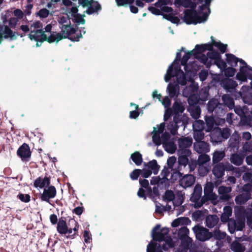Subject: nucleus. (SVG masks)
Listing matches in <instances>:
<instances>
[{"instance_id":"63","label":"nucleus","mask_w":252,"mask_h":252,"mask_svg":"<svg viewBox=\"0 0 252 252\" xmlns=\"http://www.w3.org/2000/svg\"><path fill=\"white\" fill-rule=\"evenodd\" d=\"M142 170L140 169H135L130 174V177L132 180H137L141 174Z\"/></svg>"},{"instance_id":"9","label":"nucleus","mask_w":252,"mask_h":252,"mask_svg":"<svg viewBox=\"0 0 252 252\" xmlns=\"http://www.w3.org/2000/svg\"><path fill=\"white\" fill-rule=\"evenodd\" d=\"M239 71L236 75V79L244 83L247 82L248 79L251 80V85L252 88V68L249 66L243 60H239Z\"/></svg>"},{"instance_id":"26","label":"nucleus","mask_w":252,"mask_h":252,"mask_svg":"<svg viewBox=\"0 0 252 252\" xmlns=\"http://www.w3.org/2000/svg\"><path fill=\"white\" fill-rule=\"evenodd\" d=\"M183 196L182 195L179 194L176 196H175L173 201L172 202L174 207V209L175 210H179V212L177 213V215H180L185 211L183 206H180V205L183 203Z\"/></svg>"},{"instance_id":"24","label":"nucleus","mask_w":252,"mask_h":252,"mask_svg":"<svg viewBox=\"0 0 252 252\" xmlns=\"http://www.w3.org/2000/svg\"><path fill=\"white\" fill-rule=\"evenodd\" d=\"M17 155L21 158L22 160H26L31 156V152L29 146L26 144H23L17 151Z\"/></svg>"},{"instance_id":"37","label":"nucleus","mask_w":252,"mask_h":252,"mask_svg":"<svg viewBox=\"0 0 252 252\" xmlns=\"http://www.w3.org/2000/svg\"><path fill=\"white\" fill-rule=\"evenodd\" d=\"M185 103L176 101L173 105V110L176 114L182 113L185 109Z\"/></svg>"},{"instance_id":"34","label":"nucleus","mask_w":252,"mask_h":252,"mask_svg":"<svg viewBox=\"0 0 252 252\" xmlns=\"http://www.w3.org/2000/svg\"><path fill=\"white\" fill-rule=\"evenodd\" d=\"M50 182L49 179L45 177L44 178H39L36 179L34 183L36 188H43L49 185Z\"/></svg>"},{"instance_id":"42","label":"nucleus","mask_w":252,"mask_h":252,"mask_svg":"<svg viewBox=\"0 0 252 252\" xmlns=\"http://www.w3.org/2000/svg\"><path fill=\"white\" fill-rule=\"evenodd\" d=\"M231 249L234 252H244L245 247L237 241H235L231 245Z\"/></svg>"},{"instance_id":"13","label":"nucleus","mask_w":252,"mask_h":252,"mask_svg":"<svg viewBox=\"0 0 252 252\" xmlns=\"http://www.w3.org/2000/svg\"><path fill=\"white\" fill-rule=\"evenodd\" d=\"M189 233V229L185 226L182 227L179 230V235L184 237V240H182L178 252H187L190 248L191 244L190 238L188 236Z\"/></svg>"},{"instance_id":"23","label":"nucleus","mask_w":252,"mask_h":252,"mask_svg":"<svg viewBox=\"0 0 252 252\" xmlns=\"http://www.w3.org/2000/svg\"><path fill=\"white\" fill-rule=\"evenodd\" d=\"M178 162L181 165L186 166L189 162V158H190L191 153L190 151L178 150Z\"/></svg>"},{"instance_id":"43","label":"nucleus","mask_w":252,"mask_h":252,"mask_svg":"<svg viewBox=\"0 0 252 252\" xmlns=\"http://www.w3.org/2000/svg\"><path fill=\"white\" fill-rule=\"evenodd\" d=\"M58 21L60 24V27L68 26L71 24L69 16L67 15L61 16L59 17Z\"/></svg>"},{"instance_id":"55","label":"nucleus","mask_w":252,"mask_h":252,"mask_svg":"<svg viewBox=\"0 0 252 252\" xmlns=\"http://www.w3.org/2000/svg\"><path fill=\"white\" fill-rule=\"evenodd\" d=\"M200 109L199 107H194L190 110V114L191 116L195 119H198L200 114Z\"/></svg>"},{"instance_id":"18","label":"nucleus","mask_w":252,"mask_h":252,"mask_svg":"<svg viewBox=\"0 0 252 252\" xmlns=\"http://www.w3.org/2000/svg\"><path fill=\"white\" fill-rule=\"evenodd\" d=\"M162 178L159 177H153L151 180V184L152 185L157 184L158 186L160 185L166 186L168 182V177L169 175L168 169H163L161 172Z\"/></svg>"},{"instance_id":"30","label":"nucleus","mask_w":252,"mask_h":252,"mask_svg":"<svg viewBox=\"0 0 252 252\" xmlns=\"http://www.w3.org/2000/svg\"><path fill=\"white\" fill-rule=\"evenodd\" d=\"M195 182V178L191 175H186L180 180V185L184 188L192 186Z\"/></svg>"},{"instance_id":"22","label":"nucleus","mask_w":252,"mask_h":252,"mask_svg":"<svg viewBox=\"0 0 252 252\" xmlns=\"http://www.w3.org/2000/svg\"><path fill=\"white\" fill-rule=\"evenodd\" d=\"M56 195V188L52 186L46 188L41 194V199L43 201L49 202L50 199L53 198Z\"/></svg>"},{"instance_id":"33","label":"nucleus","mask_w":252,"mask_h":252,"mask_svg":"<svg viewBox=\"0 0 252 252\" xmlns=\"http://www.w3.org/2000/svg\"><path fill=\"white\" fill-rule=\"evenodd\" d=\"M231 188L230 187L220 186L218 189L219 193L221 195L220 198L225 200H227L230 198L228 193L231 192Z\"/></svg>"},{"instance_id":"21","label":"nucleus","mask_w":252,"mask_h":252,"mask_svg":"<svg viewBox=\"0 0 252 252\" xmlns=\"http://www.w3.org/2000/svg\"><path fill=\"white\" fill-rule=\"evenodd\" d=\"M240 95L244 103L252 104V90L248 86H243L242 87Z\"/></svg>"},{"instance_id":"38","label":"nucleus","mask_w":252,"mask_h":252,"mask_svg":"<svg viewBox=\"0 0 252 252\" xmlns=\"http://www.w3.org/2000/svg\"><path fill=\"white\" fill-rule=\"evenodd\" d=\"M226 57L227 63L232 67L236 66L240 60L231 54H226Z\"/></svg>"},{"instance_id":"52","label":"nucleus","mask_w":252,"mask_h":252,"mask_svg":"<svg viewBox=\"0 0 252 252\" xmlns=\"http://www.w3.org/2000/svg\"><path fill=\"white\" fill-rule=\"evenodd\" d=\"M219 102L217 99H212L210 100L208 104V108L209 111L212 112L215 108L218 106Z\"/></svg>"},{"instance_id":"17","label":"nucleus","mask_w":252,"mask_h":252,"mask_svg":"<svg viewBox=\"0 0 252 252\" xmlns=\"http://www.w3.org/2000/svg\"><path fill=\"white\" fill-rule=\"evenodd\" d=\"M243 190L245 192L238 195L235 198V201L238 204L244 203L251 198L250 192H252V185L250 184L245 185L243 187Z\"/></svg>"},{"instance_id":"47","label":"nucleus","mask_w":252,"mask_h":252,"mask_svg":"<svg viewBox=\"0 0 252 252\" xmlns=\"http://www.w3.org/2000/svg\"><path fill=\"white\" fill-rule=\"evenodd\" d=\"M211 46H212V45L215 46L217 48H218L220 51L223 53L226 51L227 45V44H224L221 43L220 41H216L212 39V44H209Z\"/></svg>"},{"instance_id":"59","label":"nucleus","mask_w":252,"mask_h":252,"mask_svg":"<svg viewBox=\"0 0 252 252\" xmlns=\"http://www.w3.org/2000/svg\"><path fill=\"white\" fill-rule=\"evenodd\" d=\"M130 106H133L134 107L135 110L130 111L129 117L131 119H136L138 117L139 115V112L136 111L138 108V106L133 103H130Z\"/></svg>"},{"instance_id":"25","label":"nucleus","mask_w":252,"mask_h":252,"mask_svg":"<svg viewBox=\"0 0 252 252\" xmlns=\"http://www.w3.org/2000/svg\"><path fill=\"white\" fill-rule=\"evenodd\" d=\"M192 143V140L191 137L181 138L178 140V150L190 151L188 148L191 145Z\"/></svg>"},{"instance_id":"29","label":"nucleus","mask_w":252,"mask_h":252,"mask_svg":"<svg viewBox=\"0 0 252 252\" xmlns=\"http://www.w3.org/2000/svg\"><path fill=\"white\" fill-rule=\"evenodd\" d=\"M194 150L198 153H207L210 148L208 144L204 141H196L194 143Z\"/></svg>"},{"instance_id":"10","label":"nucleus","mask_w":252,"mask_h":252,"mask_svg":"<svg viewBox=\"0 0 252 252\" xmlns=\"http://www.w3.org/2000/svg\"><path fill=\"white\" fill-rule=\"evenodd\" d=\"M198 85L194 82H191L190 85L187 87L183 91V95L188 97V102L189 105H193L198 102L197 93Z\"/></svg>"},{"instance_id":"48","label":"nucleus","mask_w":252,"mask_h":252,"mask_svg":"<svg viewBox=\"0 0 252 252\" xmlns=\"http://www.w3.org/2000/svg\"><path fill=\"white\" fill-rule=\"evenodd\" d=\"M131 158L137 165H139L142 162L141 155L138 152H135L131 155Z\"/></svg>"},{"instance_id":"8","label":"nucleus","mask_w":252,"mask_h":252,"mask_svg":"<svg viewBox=\"0 0 252 252\" xmlns=\"http://www.w3.org/2000/svg\"><path fill=\"white\" fill-rule=\"evenodd\" d=\"M61 29V33H50V32L47 34L46 41L49 43L54 42H58L63 38H67L70 35L73 33L75 32L74 28L71 27L70 25L60 27Z\"/></svg>"},{"instance_id":"11","label":"nucleus","mask_w":252,"mask_h":252,"mask_svg":"<svg viewBox=\"0 0 252 252\" xmlns=\"http://www.w3.org/2000/svg\"><path fill=\"white\" fill-rule=\"evenodd\" d=\"M170 3V0H158L155 4L156 7L150 6L148 9L153 14L157 15H160L161 12L169 13L172 11V9L166 5Z\"/></svg>"},{"instance_id":"2","label":"nucleus","mask_w":252,"mask_h":252,"mask_svg":"<svg viewBox=\"0 0 252 252\" xmlns=\"http://www.w3.org/2000/svg\"><path fill=\"white\" fill-rule=\"evenodd\" d=\"M211 1L212 0H205V5L199 6L198 12L194 10L196 4L191 2L190 0H175L174 3L177 6L190 7V9H188L185 12L184 21L188 24H196L207 21L210 13L209 6Z\"/></svg>"},{"instance_id":"16","label":"nucleus","mask_w":252,"mask_h":252,"mask_svg":"<svg viewBox=\"0 0 252 252\" xmlns=\"http://www.w3.org/2000/svg\"><path fill=\"white\" fill-rule=\"evenodd\" d=\"M201 186L200 185H196L194 189V191L190 197L191 202L194 203V206L195 207H200L203 203L202 199H201Z\"/></svg>"},{"instance_id":"31","label":"nucleus","mask_w":252,"mask_h":252,"mask_svg":"<svg viewBox=\"0 0 252 252\" xmlns=\"http://www.w3.org/2000/svg\"><path fill=\"white\" fill-rule=\"evenodd\" d=\"M213 185L211 182H208L204 188V192L208 199L210 200H216L217 195L213 192Z\"/></svg>"},{"instance_id":"51","label":"nucleus","mask_w":252,"mask_h":252,"mask_svg":"<svg viewBox=\"0 0 252 252\" xmlns=\"http://www.w3.org/2000/svg\"><path fill=\"white\" fill-rule=\"evenodd\" d=\"M210 160L209 156L207 155H201L198 158V163L199 165L207 164V163Z\"/></svg>"},{"instance_id":"46","label":"nucleus","mask_w":252,"mask_h":252,"mask_svg":"<svg viewBox=\"0 0 252 252\" xmlns=\"http://www.w3.org/2000/svg\"><path fill=\"white\" fill-rule=\"evenodd\" d=\"M225 156V153L223 151H218L214 152L213 157V161L214 163H218Z\"/></svg>"},{"instance_id":"44","label":"nucleus","mask_w":252,"mask_h":252,"mask_svg":"<svg viewBox=\"0 0 252 252\" xmlns=\"http://www.w3.org/2000/svg\"><path fill=\"white\" fill-rule=\"evenodd\" d=\"M189 221V219L187 218H179L175 220L172 222V226L173 227H177L181 225H184L187 224Z\"/></svg>"},{"instance_id":"36","label":"nucleus","mask_w":252,"mask_h":252,"mask_svg":"<svg viewBox=\"0 0 252 252\" xmlns=\"http://www.w3.org/2000/svg\"><path fill=\"white\" fill-rule=\"evenodd\" d=\"M57 231L61 234L67 233V226L66 222L63 220H60L57 225Z\"/></svg>"},{"instance_id":"5","label":"nucleus","mask_w":252,"mask_h":252,"mask_svg":"<svg viewBox=\"0 0 252 252\" xmlns=\"http://www.w3.org/2000/svg\"><path fill=\"white\" fill-rule=\"evenodd\" d=\"M164 129V123H161L157 127H154L153 132V142L157 145L162 144L165 150L170 153L173 154L176 150V146L172 141L169 140L170 135L169 133L165 132L162 134L161 137L160 134L162 133Z\"/></svg>"},{"instance_id":"58","label":"nucleus","mask_w":252,"mask_h":252,"mask_svg":"<svg viewBox=\"0 0 252 252\" xmlns=\"http://www.w3.org/2000/svg\"><path fill=\"white\" fill-rule=\"evenodd\" d=\"M177 158L174 156H172L170 157L167 159V165L169 169H170L171 171L175 170V169L174 168V165L176 162Z\"/></svg>"},{"instance_id":"49","label":"nucleus","mask_w":252,"mask_h":252,"mask_svg":"<svg viewBox=\"0 0 252 252\" xmlns=\"http://www.w3.org/2000/svg\"><path fill=\"white\" fill-rule=\"evenodd\" d=\"M211 167L208 164L199 165L198 172L201 176L206 175L210 170Z\"/></svg>"},{"instance_id":"28","label":"nucleus","mask_w":252,"mask_h":252,"mask_svg":"<svg viewBox=\"0 0 252 252\" xmlns=\"http://www.w3.org/2000/svg\"><path fill=\"white\" fill-rule=\"evenodd\" d=\"M78 9L76 7L73 6L71 8L69 14L74 18V21L78 24H83L85 20L84 19V15H80L77 13Z\"/></svg>"},{"instance_id":"19","label":"nucleus","mask_w":252,"mask_h":252,"mask_svg":"<svg viewBox=\"0 0 252 252\" xmlns=\"http://www.w3.org/2000/svg\"><path fill=\"white\" fill-rule=\"evenodd\" d=\"M17 37V34L13 32L7 26L0 25V43L3 38L14 40Z\"/></svg>"},{"instance_id":"3","label":"nucleus","mask_w":252,"mask_h":252,"mask_svg":"<svg viewBox=\"0 0 252 252\" xmlns=\"http://www.w3.org/2000/svg\"><path fill=\"white\" fill-rule=\"evenodd\" d=\"M159 225H157L153 229L152 232V241L147 246V252H162L160 248V244H158L157 242H161L162 249L167 251L168 249L174 246V243L172 239L168 237L169 230L167 228H163L159 230Z\"/></svg>"},{"instance_id":"60","label":"nucleus","mask_w":252,"mask_h":252,"mask_svg":"<svg viewBox=\"0 0 252 252\" xmlns=\"http://www.w3.org/2000/svg\"><path fill=\"white\" fill-rule=\"evenodd\" d=\"M193 137L196 141H201L204 138L202 130H194Z\"/></svg>"},{"instance_id":"64","label":"nucleus","mask_w":252,"mask_h":252,"mask_svg":"<svg viewBox=\"0 0 252 252\" xmlns=\"http://www.w3.org/2000/svg\"><path fill=\"white\" fill-rule=\"evenodd\" d=\"M49 13V11L48 9L46 8H43L39 10L38 13V15L40 17L45 18L48 17Z\"/></svg>"},{"instance_id":"40","label":"nucleus","mask_w":252,"mask_h":252,"mask_svg":"<svg viewBox=\"0 0 252 252\" xmlns=\"http://www.w3.org/2000/svg\"><path fill=\"white\" fill-rule=\"evenodd\" d=\"M146 167L151 170L154 174H157L158 171L159 166L158 165L157 161L155 160L150 161L147 165Z\"/></svg>"},{"instance_id":"35","label":"nucleus","mask_w":252,"mask_h":252,"mask_svg":"<svg viewBox=\"0 0 252 252\" xmlns=\"http://www.w3.org/2000/svg\"><path fill=\"white\" fill-rule=\"evenodd\" d=\"M237 82L232 79H226L222 82L223 87L229 91L230 89L235 88L237 86Z\"/></svg>"},{"instance_id":"62","label":"nucleus","mask_w":252,"mask_h":252,"mask_svg":"<svg viewBox=\"0 0 252 252\" xmlns=\"http://www.w3.org/2000/svg\"><path fill=\"white\" fill-rule=\"evenodd\" d=\"M236 73V70L234 68L232 67H229L226 68L224 70V74L225 76L228 77H232Z\"/></svg>"},{"instance_id":"14","label":"nucleus","mask_w":252,"mask_h":252,"mask_svg":"<svg viewBox=\"0 0 252 252\" xmlns=\"http://www.w3.org/2000/svg\"><path fill=\"white\" fill-rule=\"evenodd\" d=\"M192 230L195 234L196 238L201 241H206L212 236V233L208 232L207 229L198 225L195 226Z\"/></svg>"},{"instance_id":"41","label":"nucleus","mask_w":252,"mask_h":252,"mask_svg":"<svg viewBox=\"0 0 252 252\" xmlns=\"http://www.w3.org/2000/svg\"><path fill=\"white\" fill-rule=\"evenodd\" d=\"M244 157L238 154H233L231 156L230 160L231 163L236 165H241L243 161Z\"/></svg>"},{"instance_id":"32","label":"nucleus","mask_w":252,"mask_h":252,"mask_svg":"<svg viewBox=\"0 0 252 252\" xmlns=\"http://www.w3.org/2000/svg\"><path fill=\"white\" fill-rule=\"evenodd\" d=\"M160 102L166 109L164 114V120L165 121L166 120V118L169 117L171 114V110L169 108L171 101L169 97L166 96H165L163 99H161Z\"/></svg>"},{"instance_id":"54","label":"nucleus","mask_w":252,"mask_h":252,"mask_svg":"<svg viewBox=\"0 0 252 252\" xmlns=\"http://www.w3.org/2000/svg\"><path fill=\"white\" fill-rule=\"evenodd\" d=\"M175 196L172 191L167 190L165 193L164 199L166 202H171L172 203L173 201Z\"/></svg>"},{"instance_id":"7","label":"nucleus","mask_w":252,"mask_h":252,"mask_svg":"<svg viewBox=\"0 0 252 252\" xmlns=\"http://www.w3.org/2000/svg\"><path fill=\"white\" fill-rule=\"evenodd\" d=\"M213 47L209 49H207L208 52L207 55H203V58L201 59V63L205 64L207 67L211 66L212 64H216L218 68L222 71L226 67V63L220 59V54L213 51Z\"/></svg>"},{"instance_id":"39","label":"nucleus","mask_w":252,"mask_h":252,"mask_svg":"<svg viewBox=\"0 0 252 252\" xmlns=\"http://www.w3.org/2000/svg\"><path fill=\"white\" fill-rule=\"evenodd\" d=\"M218 220L216 215L208 216L206 219V225L209 227H213L217 223Z\"/></svg>"},{"instance_id":"1","label":"nucleus","mask_w":252,"mask_h":252,"mask_svg":"<svg viewBox=\"0 0 252 252\" xmlns=\"http://www.w3.org/2000/svg\"><path fill=\"white\" fill-rule=\"evenodd\" d=\"M211 48V46L208 44L196 45L195 48L190 52H186L181 60L182 65L185 66L186 74L181 69L179 65V61L181 57V52L184 51V48L181 49L177 53L176 57L167 70L166 73L164 76V80L168 82L172 77H175L177 82L181 85H185L186 84L187 77L189 79H191L196 74V72L199 69V66L195 62L190 63L186 64L188 60L191 56H194V57L201 62V59L203 58L204 53Z\"/></svg>"},{"instance_id":"61","label":"nucleus","mask_w":252,"mask_h":252,"mask_svg":"<svg viewBox=\"0 0 252 252\" xmlns=\"http://www.w3.org/2000/svg\"><path fill=\"white\" fill-rule=\"evenodd\" d=\"M163 17L174 24H178L180 22V19L177 17L173 16L171 14L168 15H164Z\"/></svg>"},{"instance_id":"57","label":"nucleus","mask_w":252,"mask_h":252,"mask_svg":"<svg viewBox=\"0 0 252 252\" xmlns=\"http://www.w3.org/2000/svg\"><path fill=\"white\" fill-rule=\"evenodd\" d=\"M222 99L224 103L227 105V106L232 109L234 107V103L232 99H230L227 95H223Z\"/></svg>"},{"instance_id":"20","label":"nucleus","mask_w":252,"mask_h":252,"mask_svg":"<svg viewBox=\"0 0 252 252\" xmlns=\"http://www.w3.org/2000/svg\"><path fill=\"white\" fill-rule=\"evenodd\" d=\"M231 167L232 165L228 163H226L225 165L220 163L215 166L213 173L217 178H221L224 175V170H230Z\"/></svg>"},{"instance_id":"6","label":"nucleus","mask_w":252,"mask_h":252,"mask_svg":"<svg viewBox=\"0 0 252 252\" xmlns=\"http://www.w3.org/2000/svg\"><path fill=\"white\" fill-rule=\"evenodd\" d=\"M232 214V209L229 206H225L223 208V213L220 219L222 222H225L228 221V228L231 233H233L235 230L241 231L245 226V220L244 219H238L236 220L232 219L229 220Z\"/></svg>"},{"instance_id":"4","label":"nucleus","mask_w":252,"mask_h":252,"mask_svg":"<svg viewBox=\"0 0 252 252\" xmlns=\"http://www.w3.org/2000/svg\"><path fill=\"white\" fill-rule=\"evenodd\" d=\"M42 25L39 22H35L31 25L29 28L27 25H22L21 29L25 32L30 31L31 32L29 34V37L31 40L36 41V47H39L41 45V43L46 40L47 34L51 32L52 30V26L50 24L47 25L44 28L45 31L41 29Z\"/></svg>"},{"instance_id":"27","label":"nucleus","mask_w":252,"mask_h":252,"mask_svg":"<svg viewBox=\"0 0 252 252\" xmlns=\"http://www.w3.org/2000/svg\"><path fill=\"white\" fill-rule=\"evenodd\" d=\"M166 91L171 98L176 99L180 94L179 85L169 83L167 86Z\"/></svg>"},{"instance_id":"15","label":"nucleus","mask_w":252,"mask_h":252,"mask_svg":"<svg viewBox=\"0 0 252 252\" xmlns=\"http://www.w3.org/2000/svg\"><path fill=\"white\" fill-rule=\"evenodd\" d=\"M79 2L83 7H88L86 12L88 14H91L97 11L100 8L98 2L93 0H79Z\"/></svg>"},{"instance_id":"56","label":"nucleus","mask_w":252,"mask_h":252,"mask_svg":"<svg viewBox=\"0 0 252 252\" xmlns=\"http://www.w3.org/2000/svg\"><path fill=\"white\" fill-rule=\"evenodd\" d=\"M206 125L208 126L207 131H209L211 130L214 126V125H215L214 119L212 117H208L206 119Z\"/></svg>"},{"instance_id":"53","label":"nucleus","mask_w":252,"mask_h":252,"mask_svg":"<svg viewBox=\"0 0 252 252\" xmlns=\"http://www.w3.org/2000/svg\"><path fill=\"white\" fill-rule=\"evenodd\" d=\"M204 122L203 121H195L192 125L194 130H202L204 128Z\"/></svg>"},{"instance_id":"45","label":"nucleus","mask_w":252,"mask_h":252,"mask_svg":"<svg viewBox=\"0 0 252 252\" xmlns=\"http://www.w3.org/2000/svg\"><path fill=\"white\" fill-rule=\"evenodd\" d=\"M178 122L176 121V118H174V121L170 123L167 126V129L170 131L172 134H175L177 129L179 127L178 126Z\"/></svg>"},{"instance_id":"50","label":"nucleus","mask_w":252,"mask_h":252,"mask_svg":"<svg viewBox=\"0 0 252 252\" xmlns=\"http://www.w3.org/2000/svg\"><path fill=\"white\" fill-rule=\"evenodd\" d=\"M172 209V206L168 204L165 207L159 204L156 205V212L160 214L164 211H171Z\"/></svg>"},{"instance_id":"12","label":"nucleus","mask_w":252,"mask_h":252,"mask_svg":"<svg viewBox=\"0 0 252 252\" xmlns=\"http://www.w3.org/2000/svg\"><path fill=\"white\" fill-rule=\"evenodd\" d=\"M230 134L228 128L221 129L219 128H215L211 133V139L213 143H218L221 141L222 139H227Z\"/></svg>"}]
</instances>
